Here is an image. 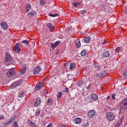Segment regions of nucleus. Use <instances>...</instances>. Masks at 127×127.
<instances>
[{"mask_svg":"<svg viewBox=\"0 0 127 127\" xmlns=\"http://www.w3.org/2000/svg\"><path fill=\"white\" fill-rule=\"evenodd\" d=\"M45 3V2L44 1H41L40 2V3L41 5L44 4Z\"/></svg>","mask_w":127,"mask_h":127,"instance_id":"09e8293b","label":"nucleus"},{"mask_svg":"<svg viewBox=\"0 0 127 127\" xmlns=\"http://www.w3.org/2000/svg\"><path fill=\"white\" fill-rule=\"evenodd\" d=\"M121 106H123L124 110L127 109V97L125 98L121 102Z\"/></svg>","mask_w":127,"mask_h":127,"instance_id":"20e7f679","label":"nucleus"},{"mask_svg":"<svg viewBox=\"0 0 127 127\" xmlns=\"http://www.w3.org/2000/svg\"><path fill=\"white\" fill-rule=\"evenodd\" d=\"M28 123L31 127H38L37 125L30 120H28Z\"/></svg>","mask_w":127,"mask_h":127,"instance_id":"f8f14e48","label":"nucleus"},{"mask_svg":"<svg viewBox=\"0 0 127 127\" xmlns=\"http://www.w3.org/2000/svg\"><path fill=\"white\" fill-rule=\"evenodd\" d=\"M13 50L15 51L18 53H20L21 51V49L19 47V44L18 43H17L15 46H14L13 48Z\"/></svg>","mask_w":127,"mask_h":127,"instance_id":"39448f33","label":"nucleus"},{"mask_svg":"<svg viewBox=\"0 0 127 127\" xmlns=\"http://www.w3.org/2000/svg\"><path fill=\"white\" fill-rule=\"evenodd\" d=\"M90 96L91 98L94 101H96L98 99V96L95 93H92Z\"/></svg>","mask_w":127,"mask_h":127,"instance_id":"1a4fd4ad","label":"nucleus"},{"mask_svg":"<svg viewBox=\"0 0 127 127\" xmlns=\"http://www.w3.org/2000/svg\"><path fill=\"white\" fill-rule=\"evenodd\" d=\"M124 118V117L123 116L122 118H120V121H118V122H119L120 124H122V122L123 121Z\"/></svg>","mask_w":127,"mask_h":127,"instance_id":"72a5a7b5","label":"nucleus"},{"mask_svg":"<svg viewBox=\"0 0 127 127\" xmlns=\"http://www.w3.org/2000/svg\"><path fill=\"white\" fill-rule=\"evenodd\" d=\"M60 43L59 41H56L54 44L52 43L51 44V46L53 48H54L56 47Z\"/></svg>","mask_w":127,"mask_h":127,"instance_id":"4468645a","label":"nucleus"},{"mask_svg":"<svg viewBox=\"0 0 127 127\" xmlns=\"http://www.w3.org/2000/svg\"><path fill=\"white\" fill-rule=\"evenodd\" d=\"M17 117L15 115L11 118L9 120L4 123H3L2 124V126L4 127H5L7 125L12 123L16 118Z\"/></svg>","mask_w":127,"mask_h":127,"instance_id":"7ed1b4c3","label":"nucleus"},{"mask_svg":"<svg viewBox=\"0 0 127 127\" xmlns=\"http://www.w3.org/2000/svg\"><path fill=\"white\" fill-rule=\"evenodd\" d=\"M36 13L35 11H33L31 12H29L27 13V15L29 17H31L35 15Z\"/></svg>","mask_w":127,"mask_h":127,"instance_id":"aec40b11","label":"nucleus"},{"mask_svg":"<svg viewBox=\"0 0 127 127\" xmlns=\"http://www.w3.org/2000/svg\"><path fill=\"white\" fill-rule=\"evenodd\" d=\"M39 85L40 86V88H41L44 85V83L43 82L40 83Z\"/></svg>","mask_w":127,"mask_h":127,"instance_id":"58836bf2","label":"nucleus"},{"mask_svg":"<svg viewBox=\"0 0 127 127\" xmlns=\"http://www.w3.org/2000/svg\"><path fill=\"white\" fill-rule=\"evenodd\" d=\"M76 66V64H75L73 63H71L70 64L69 69H72L74 68Z\"/></svg>","mask_w":127,"mask_h":127,"instance_id":"393cba45","label":"nucleus"},{"mask_svg":"<svg viewBox=\"0 0 127 127\" xmlns=\"http://www.w3.org/2000/svg\"><path fill=\"white\" fill-rule=\"evenodd\" d=\"M13 58L8 53H6L4 60V64L7 66L12 64H13Z\"/></svg>","mask_w":127,"mask_h":127,"instance_id":"f257e3e1","label":"nucleus"},{"mask_svg":"<svg viewBox=\"0 0 127 127\" xmlns=\"http://www.w3.org/2000/svg\"><path fill=\"white\" fill-rule=\"evenodd\" d=\"M40 67L39 66H37L36 67L33 71V73L34 74H36L38 73L40 71Z\"/></svg>","mask_w":127,"mask_h":127,"instance_id":"9b49d317","label":"nucleus"},{"mask_svg":"<svg viewBox=\"0 0 127 127\" xmlns=\"http://www.w3.org/2000/svg\"><path fill=\"white\" fill-rule=\"evenodd\" d=\"M59 53V52H57L56 53V54H58Z\"/></svg>","mask_w":127,"mask_h":127,"instance_id":"680f3d73","label":"nucleus"},{"mask_svg":"<svg viewBox=\"0 0 127 127\" xmlns=\"http://www.w3.org/2000/svg\"><path fill=\"white\" fill-rule=\"evenodd\" d=\"M4 117H3V115H2L0 117V119H4Z\"/></svg>","mask_w":127,"mask_h":127,"instance_id":"5fc2aeb1","label":"nucleus"},{"mask_svg":"<svg viewBox=\"0 0 127 127\" xmlns=\"http://www.w3.org/2000/svg\"><path fill=\"white\" fill-rule=\"evenodd\" d=\"M26 10L27 12L29 11L31 9V5L28 4H27L26 5Z\"/></svg>","mask_w":127,"mask_h":127,"instance_id":"a211bd4d","label":"nucleus"},{"mask_svg":"<svg viewBox=\"0 0 127 127\" xmlns=\"http://www.w3.org/2000/svg\"><path fill=\"white\" fill-rule=\"evenodd\" d=\"M44 94H47L48 93V92L46 90H44L43 92Z\"/></svg>","mask_w":127,"mask_h":127,"instance_id":"603ef678","label":"nucleus"},{"mask_svg":"<svg viewBox=\"0 0 127 127\" xmlns=\"http://www.w3.org/2000/svg\"><path fill=\"white\" fill-rule=\"evenodd\" d=\"M41 100V99L39 97L37 98L34 104V106H36L39 105L40 103Z\"/></svg>","mask_w":127,"mask_h":127,"instance_id":"dca6fc26","label":"nucleus"},{"mask_svg":"<svg viewBox=\"0 0 127 127\" xmlns=\"http://www.w3.org/2000/svg\"><path fill=\"white\" fill-rule=\"evenodd\" d=\"M15 73V71L13 69H10L9 71L6 73V75L8 77H11Z\"/></svg>","mask_w":127,"mask_h":127,"instance_id":"6e6552de","label":"nucleus"},{"mask_svg":"<svg viewBox=\"0 0 127 127\" xmlns=\"http://www.w3.org/2000/svg\"><path fill=\"white\" fill-rule=\"evenodd\" d=\"M95 111L94 110H91L88 112L87 114V116L89 118H93L95 113Z\"/></svg>","mask_w":127,"mask_h":127,"instance_id":"423d86ee","label":"nucleus"},{"mask_svg":"<svg viewBox=\"0 0 127 127\" xmlns=\"http://www.w3.org/2000/svg\"><path fill=\"white\" fill-rule=\"evenodd\" d=\"M68 91V89L67 87H66L64 90V91L65 92L67 93Z\"/></svg>","mask_w":127,"mask_h":127,"instance_id":"de8ad7c7","label":"nucleus"},{"mask_svg":"<svg viewBox=\"0 0 127 127\" xmlns=\"http://www.w3.org/2000/svg\"><path fill=\"white\" fill-rule=\"evenodd\" d=\"M14 127H18L19 126L18 125V122L17 121H15L14 122L13 124Z\"/></svg>","mask_w":127,"mask_h":127,"instance_id":"bb28decb","label":"nucleus"},{"mask_svg":"<svg viewBox=\"0 0 127 127\" xmlns=\"http://www.w3.org/2000/svg\"><path fill=\"white\" fill-rule=\"evenodd\" d=\"M88 53V52L85 49L83 50L81 52V55L82 56H85L87 55Z\"/></svg>","mask_w":127,"mask_h":127,"instance_id":"4be33fe9","label":"nucleus"},{"mask_svg":"<svg viewBox=\"0 0 127 127\" xmlns=\"http://www.w3.org/2000/svg\"><path fill=\"white\" fill-rule=\"evenodd\" d=\"M101 8H102V9L103 10H107L106 8L103 5L101 6Z\"/></svg>","mask_w":127,"mask_h":127,"instance_id":"79ce46f5","label":"nucleus"},{"mask_svg":"<svg viewBox=\"0 0 127 127\" xmlns=\"http://www.w3.org/2000/svg\"><path fill=\"white\" fill-rule=\"evenodd\" d=\"M91 86L92 84L91 83H90L88 85V86L86 87L87 89H90V88L91 87Z\"/></svg>","mask_w":127,"mask_h":127,"instance_id":"a18cd8bd","label":"nucleus"},{"mask_svg":"<svg viewBox=\"0 0 127 127\" xmlns=\"http://www.w3.org/2000/svg\"><path fill=\"white\" fill-rule=\"evenodd\" d=\"M0 127H1L0 126Z\"/></svg>","mask_w":127,"mask_h":127,"instance_id":"e2e57ef3","label":"nucleus"},{"mask_svg":"<svg viewBox=\"0 0 127 127\" xmlns=\"http://www.w3.org/2000/svg\"><path fill=\"white\" fill-rule=\"evenodd\" d=\"M90 38L89 37L84 38V42L86 43H87L90 41Z\"/></svg>","mask_w":127,"mask_h":127,"instance_id":"b1692460","label":"nucleus"},{"mask_svg":"<svg viewBox=\"0 0 127 127\" xmlns=\"http://www.w3.org/2000/svg\"><path fill=\"white\" fill-rule=\"evenodd\" d=\"M121 124H120L119 122H118L117 123L115 124L114 125L115 127H118L120 125H121Z\"/></svg>","mask_w":127,"mask_h":127,"instance_id":"473e14b6","label":"nucleus"},{"mask_svg":"<svg viewBox=\"0 0 127 127\" xmlns=\"http://www.w3.org/2000/svg\"><path fill=\"white\" fill-rule=\"evenodd\" d=\"M101 76H102V75L101 72L100 73H98L96 75V77H98L99 78L102 77Z\"/></svg>","mask_w":127,"mask_h":127,"instance_id":"c9c22d12","label":"nucleus"},{"mask_svg":"<svg viewBox=\"0 0 127 127\" xmlns=\"http://www.w3.org/2000/svg\"><path fill=\"white\" fill-rule=\"evenodd\" d=\"M106 117L107 119L110 121H113L115 118L114 115L111 112H109L107 113Z\"/></svg>","mask_w":127,"mask_h":127,"instance_id":"f03ea898","label":"nucleus"},{"mask_svg":"<svg viewBox=\"0 0 127 127\" xmlns=\"http://www.w3.org/2000/svg\"><path fill=\"white\" fill-rule=\"evenodd\" d=\"M107 43V41H104L103 43L102 44V45H103Z\"/></svg>","mask_w":127,"mask_h":127,"instance_id":"864d4df0","label":"nucleus"},{"mask_svg":"<svg viewBox=\"0 0 127 127\" xmlns=\"http://www.w3.org/2000/svg\"><path fill=\"white\" fill-rule=\"evenodd\" d=\"M53 103V100L51 98H50L47 100V104L48 105H51Z\"/></svg>","mask_w":127,"mask_h":127,"instance_id":"f3484780","label":"nucleus"},{"mask_svg":"<svg viewBox=\"0 0 127 127\" xmlns=\"http://www.w3.org/2000/svg\"><path fill=\"white\" fill-rule=\"evenodd\" d=\"M45 112L46 113H47V114H48V111H47L46 110L45 111Z\"/></svg>","mask_w":127,"mask_h":127,"instance_id":"052dcab7","label":"nucleus"},{"mask_svg":"<svg viewBox=\"0 0 127 127\" xmlns=\"http://www.w3.org/2000/svg\"><path fill=\"white\" fill-rule=\"evenodd\" d=\"M47 26L49 28L50 31H52L53 30V26L52 24L50 23H48L47 24Z\"/></svg>","mask_w":127,"mask_h":127,"instance_id":"412c9836","label":"nucleus"},{"mask_svg":"<svg viewBox=\"0 0 127 127\" xmlns=\"http://www.w3.org/2000/svg\"><path fill=\"white\" fill-rule=\"evenodd\" d=\"M58 15V14H52L50 13L49 14V16H50L51 17H55L56 16H57Z\"/></svg>","mask_w":127,"mask_h":127,"instance_id":"f704fd0d","label":"nucleus"},{"mask_svg":"<svg viewBox=\"0 0 127 127\" xmlns=\"http://www.w3.org/2000/svg\"><path fill=\"white\" fill-rule=\"evenodd\" d=\"M110 99V96H108L107 98V99Z\"/></svg>","mask_w":127,"mask_h":127,"instance_id":"13d9d810","label":"nucleus"},{"mask_svg":"<svg viewBox=\"0 0 127 127\" xmlns=\"http://www.w3.org/2000/svg\"><path fill=\"white\" fill-rule=\"evenodd\" d=\"M123 107L124 106H121L120 107V112H122L123 111V110H124Z\"/></svg>","mask_w":127,"mask_h":127,"instance_id":"4c0bfd02","label":"nucleus"},{"mask_svg":"<svg viewBox=\"0 0 127 127\" xmlns=\"http://www.w3.org/2000/svg\"><path fill=\"white\" fill-rule=\"evenodd\" d=\"M110 56V54L109 51H105L103 52L102 56V57L106 58L109 57Z\"/></svg>","mask_w":127,"mask_h":127,"instance_id":"9d476101","label":"nucleus"},{"mask_svg":"<svg viewBox=\"0 0 127 127\" xmlns=\"http://www.w3.org/2000/svg\"><path fill=\"white\" fill-rule=\"evenodd\" d=\"M94 67L95 68V69H97V70L99 71L101 69V66L98 64H94Z\"/></svg>","mask_w":127,"mask_h":127,"instance_id":"6ab92c4d","label":"nucleus"},{"mask_svg":"<svg viewBox=\"0 0 127 127\" xmlns=\"http://www.w3.org/2000/svg\"><path fill=\"white\" fill-rule=\"evenodd\" d=\"M89 124L87 122L86 123H84L82 125L83 127H88L89 126Z\"/></svg>","mask_w":127,"mask_h":127,"instance_id":"cd10ccee","label":"nucleus"},{"mask_svg":"<svg viewBox=\"0 0 127 127\" xmlns=\"http://www.w3.org/2000/svg\"><path fill=\"white\" fill-rule=\"evenodd\" d=\"M0 25L4 29H6L8 27L7 24L4 22H2L1 23Z\"/></svg>","mask_w":127,"mask_h":127,"instance_id":"ddd939ff","label":"nucleus"},{"mask_svg":"<svg viewBox=\"0 0 127 127\" xmlns=\"http://www.w3.org/2000/svg\"><path fill=\"white\" fill-rule=\"evenodd\" d=\"M22 70H21L20 72L21 73L24 74L25 73L26 70V68L25 67H23L22 68Z\"/></svg>","mask_w":127,"mask_h":127,"instance_id":"7c9ffc66","label":"nucleus"},{"mask_svg":"<svg viewBox=\"0 0 127 127\" xmlns=\"http://www.w3.org/2000/svg\"><path fill=\"white\" fill-rule=\"evenodd\" d=\"M23 43H25L27 45H28L29 43L28 41L27 40H23Z\"/></svg>","mask_w":127,"mask_h":127,"instance_id":"a19ab883","label":"nucleus"},{"mask_svg":"<svg viewBox=\"0 0 127 127\" xmlns=\"http://www.w3.org/2000/svg\"><path fill=\"white\" fill-rule=\"evenodd\" d=\"M2 34V31H0V35H1Z\"/></svg>","mask_w":127,"mask_h":127,"instance_id":"4d7b16f0","label":"nucleus"},{"mask_svg":"<svg viewBox=\"0 0 127 127\" xmlns=\"http://www.w3.org/2000/svg\"><path fill=\"white\" fill-rule=\"evenodd\" d=\"M40 86H39V84L38 85H37V86H36V89L37 90H39L40 89H41V88H40Z\"/></svg>","mask_w":127,"mask_h":127,"instance_id":"c03bdc74","label":"nucleus"},{"mask_svg":"<svg viewBox=\"0 0 127 127\" xmlns=\"http://www.w3.org/2000/svg\"><path fill=\"white\" fill-rule=\"evenodd\" d=\"M123 75L125 78H127V71H126L123 74Z\"/></svg>","mask_w":127,"mask_h":127,"instance_id":"37998d69","label":"nucleus"},{"mask_svg":"<svg viewBox=\"0 0 127 127\" xmlns=\"http://www.w3.org/2000/svg\"><path fill=\"white\" fill-rule=\"evenodd\" d=\"M76 44V46L77 48H79L80 46L81 43L79 39H77L75 42Z\"/></svg>","mask_w":127,"mask_h":127,"instance_id":"5701e85b","label":"nucleus"},{"mask_svg":"<svg viewBox=\"0 0 127 127\" xmlns=\"http://www.w3.org/2000/svg\"><path fill=\"white\" fill-rule=\"evenodd\" d=\"M21 81H17L14 83L12 84L10 86V88L12 89H13L19 85H20L21 83Z\"/></svg>","mask_w":127,"mask_h":127,"instance_id":"0eeeda50","label":"nucleus"},{"mask_svg":"<svg viewBox=\"0 0 127 127\" xmlns=\"http://www.w3.org/2000/svg\"><path fill=\"white\" fill-rule=\"evenodd\" d=\"M121 47H118L116 48L115 49V52L119 53V52L121 49Z\"/></svg>","mask_w":127,"mask_h":127,"instance_id":"2f4dec72","label":"nucleus"},{"mask_svg":"<svg viewBox=\"0 0 127 127\" xmlns=\"http://www.w3.org/2000/svg\"><path fill=\"white\" fill-rule=\"evenodd\" d=\"M61 127H65V125L64 124L62 125L61 126Z\"/></svg>","mask_w":127,"mask_h":127,"instance_id":"6e6d98bb","label":"nucleus"},{"mask_svg":"<svg viewBox=\"0 0 127 127\" xmlns=\"http://www.w3.org/2000/svg\"><path fill=\"white\" fill-rule=\"evenodd\" d=\"M23 96V94H21L19 95V97H22Z\"/></svg>","mask_w":127,"mask_h":127,"instance_id":"3c124183","label":"nucleus"},{"mask_svg":"<svg viewBox=\"0 0 127 127\" xmlns=\"http://www.w3.org/2000/svg\"><path fill=\"white\" fill-rule=\"evenodd\" d=\"M75 123L79 124L82 123V120L80 118H77L75 119Z\"/></svg>","mask_w":127,"mask_h":127,"instance_id":"2eb2a0df","label":"nucleus"},{"mask_svg":"<svg viewBox=\"0 0 127 127\" xmlns=\"http://www.w3.org/2000/svg\"><path fill=\"white\" fill-rule=\"evenodd\" d=\"M86 11L85 10H84L82 11H79L80 13L81 14L83 15L84 13H85L86 12Z\"/></svg>","mask_w":127,"mask_h":127,"instance_id":"e433bc0d","label":"nucleus"},{"mask_svg":"<svg viewBox=\"0 0 127 127\" xmlns=\"http://www.w3.org/2000/svg\"><path fill=\"white\" fill-rule=\"evenodd\" d=\"M80 4V3L78 2H75L73 3V5L75 7H76Z\"/></svg>","mask_w":127,"mask_h":127,"instance_id":"c756f323","label":"nucleus"},{"mask_svg":"<svg viewBox=\"0 0 127 127\" xmlns=\"http://www.w3.org/2000/svg\"><path fill=\"white\" fill-rule=\"evenodd\" d=\"M116 95L115 94H112V98L113 99H115V97Z\"/></svg>","mask_w":127,"mask_h":127,"instance_id":"49530a36","label":"nucleus"},{"mask_svg":"<svg viewBox=\"0 0 127 127\" xmlns=\"http://www.w3.org/2000/svg\"><path fill=\"white\" fill-rule=\"evenodd\" d=\"M101 73L102 75L101 76H102V77L104 76L107 74V72L106 71L101 72Z\"/></svg>","mask_w":127,"mask_h":127,"instance_id":"c85d7f7f","label":"nucleus"},{"mask_svg":"<svg viewBox=\"0 0 127 127\" xmlns=\"http://www.w3.org/2000/svg\"><path fill=\"white\" fill-rule=\"evenodd\" d=\"M62 93L61 92H59L57 95V97L58 99H60L62 96Z\"/></svg>","mask_w":127,"mask_h":127,"instance_id":"a878e982","label":"nucleus"},{"mask_svg":"<svg viewBox=\"0 0 127 127\" xmlns=\"http://www.w3.org/2000/svg\"><path fill=\"white\" fill-rule=\"evenodd\" d=\"M52 124L51 123H50L48 125L47 127H52Z\"/></svg>","mask_w":127,"mask_h":127,"instance_id":"8fccbe9b","label":"nucleus"},{"mask_svg":"<svg viewBox=\"0 0 127 127\" xmlns=\"http://www.w3.org/2000/svg\"><path fill=\"white\" fill-rule=\"evenodd\" d=\"M40 110L39 109L37 110L36 111V114L37 116H38V115L40 114Z\"/></svg>","mask_w":127,"mask_h":127,"instance_id":"ea45409f","label":"nucleus"},{"mask_svg":"<svg viewBox=\"0 0 127 127\" xmlns=\"http://www.w3.org/2000/svg\"><path fill=\"white\" fill-rule=\"evenodd\" d=\"M67 63H65L64 65V66L65 67L66 65L67 64Z\"/></svg>","mask_w":127,"mask_h":127,"instance_id":"bf43d9fd","label":"nucleus"}]
</instances>
